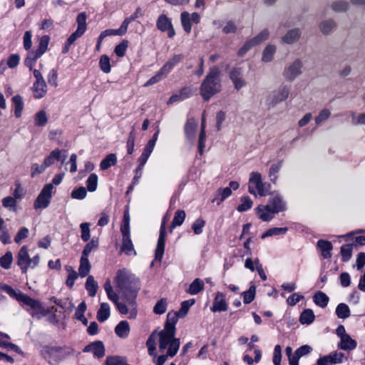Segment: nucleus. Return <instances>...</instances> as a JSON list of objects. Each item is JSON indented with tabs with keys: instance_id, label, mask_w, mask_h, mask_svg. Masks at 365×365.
Returning <instances> with one entry per match:
<instances>
[{
	"instance_id": "obj_1",
	"label": "nucleus",
	"mask_w": 365,
	"mask_h": 365,
	"mask_svg": "<svg viewBox=\"0 0 365 365\" xmlns=\"http://www.w3.org/2000/svg\"><path fill=\"white\" fill-rule=\"evenodd\" d=\"M221 90L220 72L217 68H212L202 81L200 93L205 101H207Z\"/></svg>"
},
{
	"instance_id": "obj_2",
	"label": "nucleus",
	"mask_w": 365,
	"mask_h": 365,
	"mask_svg": "<svg viewBox=\"0 0 365 365\" xmlns=\"http://www.w3.org/2000/svg\"><path fill=\"white\" fill-rule=\"evenodd\" d=\"M155 340L158 339L159 350L161 353H168L170 357L175 356L180 348V339L175 338V332H170L160 330L154 331Z\"/></svg>"
},
{
	"instance_id": "obj_3",
	"label": "nucleus",
	"mask_w": 365,
	"mask_h": 365,
	"mask_svg": "<svg viewBox=\"0 0 365 365\" xmlns=\"http://www.w3.org/2000/svg\"><path fill=\"white\" fill-rule=\"evenodd\" d=\"M115 282L125 297H129L133 294L135 296V276L129 270L125 268L119 269L115 277Z\"/></svg>"
},
{
	"instance_id": "obj_4",
	"label": "nucleus",
	"mask_w": 365,
	"mask_h": 365,
	"mask_svg": "<svg viewBox=\"0 0 365 365\" xmlns=\"http://www.w3.org/2000/svg\"><path fill=\"white\" fill-rule=\"evenodd\" d=\"M270 185L262 182V175L258 172L250 173L248 182V191L255 196L264 197L269 194Z\"/></svg>"
},
{
	"instance_id": "obj_5",
	"label": "nucleus",
	"mask_w": 365,
	"mask_h": 365,
	"mask_svg": "<svg viewBox=\"0 0 365 365\" xmlns=\"http://www.w3.org/2000/svg\"><path fill=\"white\" fill-rule=\"evenodd\" d=\"M53 189V186L51 183H48L44 185L34 201V207L35 209H45L49 205L52 197Z\"/></svg>"
},
{
	"instance_id": "obj_6",
	"label": "nucleus",
	"mask_w": 365,
	"mask_h": 365,
	"mask_svg": "<svg viewBox=\"0 0 365 365\" xmlns=\"http://www.w3.org/2000/svg\"><path fill=\"white\" fill-rule=\"evenodd\" d=\"M155 344V334L153 333L146 342L148 354L153 356V361L156 365H163L168 357H170V355L168 353H162L161 355L157 356Z\"/></svg>"
},
{
	"instance_id": "obj_7",
	"label": "nucleus",
	"mask_w": 365,
	"mask_h": 365,
	"mask_svg": "<svg viewBox=\"0 0 365 365\" xmlns=\"http://www.w3.org/2000/svg\"><path fill=\"white\" fill-rule=\"evenodd\" d=\"M269 195H270V197L267 205L269 206L275 214L287 210V202L278 192L274 191L269 192Z\"/></svg>"
},
{
	"instance_id": "obj_8",
	"label": "nucleus",
	"mask_w": 365,
	"mask_h": 365,
	"mask_svg": "<svg viewBox=\"0 0 365 365\" xmlns=\"http://www.w3.org/2000/svg\"><path fill=\"white\" fill-rule=\"evenodd\" d=\"M166 219L164 217L163 219L160 232L159 237L157 242V246L155 252V260L161 262L164 252H165V236H166Z\"/></svg>"
},
{
	"instance_id": "obj_9",
	"label": "nucleus",
	"mask_w": 365,
	"mask_h": 365,
	"mask_svg": "<svg viewBox=\"0 0 365 365\" xmlns=\"http://www.w3.org/2000/svg\"><path fill=\"white\" fill-rule=\"evenodd\" d=\"M289 94V89L287 86H280L273 91L267 97V102L269 106H274L277 104L285 101Z\"/></svg>"
},
{
	"instance_id": "obj_10",
	"label": "nucleus",
	"mask_w": 365,
	"mask_h": 365,
	"mask_svg": "<svg viewBox=\"0 0 365 365\" xmlns=\"http://www.w3.org/2000/svg\"><path fill=\"white\" fill-rule=\"evenodd\" d=\"M345 359L346 357L344 353L335 351L327 355L319 357L317 361V365H333L341 364Z\"/></svg>"
},
{
	"instance_id": "obj_11",
	"label": "nucleus",
	"mask_w": 365,
	"mask_h": 365,
	"mask_svg": "<svg viewBox=\"0 0 365 365\" xmlns=\"http://www.w3.org/2000/svg\"><path fill=\"white\" fill-rule=\"evenodd\" d=\"M157 27L161 31H167V35L169 38H173L175 35L171 19L165 14H162L158 17Z\"/></svg>"
},
{
	"instance_id": "obj_12",
	"label": "nucleus",
	"mask_w": 365,
	"mask_h": 365,
	"mask_svg": "<svg viewBox=\"0 0 365 365\" xmlns=\"http://www.w3.org/2000/svg\"><path fill=\"white\" fill-rule=\"evenodd\" d=\"M159 134V130H157L153 135L152 138L145 145L143 153L141 154L140 158L139 160L140 164L138 165V170H140V166H143L147 162L149 156L153 152L154 147L155 145V143L157 141L158 137Z\"/></svg>"
},
{
	"instance_id": "obj_13",
	"label": "nucleus",
	"mask_w": 365,
	"mask_h": 365,
	"mask_svg": "<svg viewBox=\"0 0 365 365\" xmlns=\"http://www.w3.org/2000/svg\"><path fill=\"white\" fill-rule=\"evenodd\" d=\"M17 264L20 267L22 273L27 272L28 268L31 266L30 257L26 246H23L19 251L17 256Z\"/></svg>"
},
{
	"instance_id": "obj_14",
	"label": "nucleus",
	"mask_w": 365,
	"mask_h": 365,
	"mask_svg": "<svg viewBox=\"0 0 365 365\" xmlns=\"http://www.w3.org/2000/svg\"><path fill=\"white\" fill-rule=\"evenodd\" d=\"M302 67V63L301 61L297 59L284 69L283 75L287 80L293 81L301 74Z\"/></svg>"
},
{
	"instance_id": "obj_15",
	"label": "nucleus",
	"mask_w": 365,
	"mask_h": 365,
	"mask_svg": "<svg viewBox=\"0 0 365 365\" xmlns=\"http://www.w3.org/2000/svg\"><path fill=\"white\" fill-rule=\"evenodd\" d=\"M228 309V303L226 301L225 294L217 292L213 300L210 310L212 312H225Z\"/></svg>"
},
{
	"instance_id": "obj_16",
	"label": "nucleus",
	"mask_w": 365,
	"mask_h": 365,
	"mask_svg": "<svg viewBox=\"0 0 365 365\" xmlns=\"http://www.w3.org/2000/svg\"><path fill=\"white\" fill-rule=\"evenodd\" d=\"M256 215L263 222H269L274 217L275 213L267 205H259L255 208Z\"/></svg>"
},
{
	"instance_id": "obj_17",
	"label": "nucleus",
	"mask_w": 365,
	"mask_h": 365,
	"mask_svg": "<svg viewBox=\"0 0 365 365\" xmlns=\"http://www.w3.org/2000/svg\"><path fill=\"white\" fill-rule=\"evenodd\" d=\"M66 153V150H61L56 148L52 150L49 155L44 159L43 164L45 165L46 168H48L53 165L55 161L59 160L61 158H63L62 163H63L67 157Z\"/></svg>"
},
{
	"instance_id": "obj_18",
	"label": "nucleus",
	"mask_w": 365,
	"mask_h": 365,
	"mask_svg": "<svg viewBox=\"0 0 365 365\" xmlns=\"http://www.w3.org/2000/svg\"><path fill=\"white\" fill-rule=\"evenodd\" d=\"M230 77L232 80L235 88L240 90L246 85L245 81L242 78V71L239 68H234L230 73Z\"/></svg>"
},
{
	"instance_id": "obj_19",
	"label": "nucleus",
	"mask_w": 365,
	"mask_h": 365,
	"mask_svg": "<svg viewBox=\"0 0 365 365\" xmlns=\"http://www.w3.org/2000/svg\"><path fill=\"white\" fill-rule=\"evenodd\" d=\"M192 95V89L190 87H184L178 93L171 96L168 101V104H172L175 102L182 101Z\"/></svg>"
},
{
	"instance_id": "obj_20",
	"label": "nucleus",
	"mask_w": 365,
	"mask_h": 365,
	"mask_svg": "<svg viewBox=\"0 0 365 365\" xmlns=\"http://www.w3.org/2000/svg\"><path fill=\"white\" fill-rule=\"evenodd\" d=\"M180 317L176 312H170L167 314L166 322L163 331L175 332L176 331L175 325Z\"/></svg>"
},
{
	"instance_id": "obj_21",
	"label": "nucleus",
	"mask_w": 365,
	"mask_h": 365,
	"mask_svg": "<svg viewBox=\"0 0 365 365\" xmlns=\"http://www.w3.org/2000/svg\"><path fill=\"white\" fill-rule=\"evenodd\" d=\"M317 247L324 259H329L331 257V252L333 249V245L331 242L324 240H319Z\"/></svg>"
},
{
	"instance_id": "obj_22",
	"label": "nucleus",
	"mask_w": 365,
	"mask_h": 365,
	"mask_svg": "<svg viewBox=\"0 0 365 365\" xmlns=\"http://www.w3.org/2000/svg\"><path fill=\"white\" fill-rule=\"evenodd\" d=\"M66 347L62 346H48L47 353L50 358H54L55 360H61L65 356L69 354V351H66Z\"/></svg>"
},
{
	"instance_id": "obj_23",
	"label": "nucleus",
	"mask_w": 365,
	"mask_h": 365,
	"mask_svg": "<svg viewBox=\"0 0 365 365\" xmlns=\"http://www.w3.org/2000/svg\"><path fill=\"white\" fill-rule=\"evenodd\" d=\"M121 233L123 235V242H122V246L120 248V251L125 253L128 255H130L132 253L135 254V251L134 250L133 244L130 240V231H127L126 232H121Z\"/></svg>"
},
{
	"instance_id": "obj_24",
	"label": "nucleus",
	"mask_w": 365,
	"mask_h": 365,
	"mask_svg": "<svg viewBox=\"0 0 365 365\" xmlns=\"http://www.w3.org/2000/svg\"><path fill=\"white\" fill-rule=\"evenodd\" d=\"M357 342L349 334L341 339L338 344V348L347 351H351L356 348Z\"/></svg>"
},
{
	"instance_id": "obj_25",
	"label": "nucleus",
	"mask_w": 365,
	"mask_h": 365,
	"mask_svg": "<svg viewBox=\"0 0 365 365\" xmlns=\"http://www.w3.org/2000/svg\"><path fill=\"white\" fill-rule=\"evenodd\" d=\"M183 58L182 54H177L170 58L160 68L161 73H164L166 76L178 65Z\"/></svg>"
},
{
	"instance_id": "obj_26",
	"label": "nucleus",
	"mask_w": 365,
	"mask_h": 365,
	"mask_svg": "<svg viewBox=\"0 0 365 365\" xmlns=\"http://www.w3.org/2000/svg\"><path fill=\"white\" fill-rule=\"evenodd\" d=\"M16 299L23 302L24 304L30 307L34 310H38L41 308V304L37 300L32 299L31 297L22 292H19L18 294Z\"/></svg>"
},
{
	"instance_id": "obj_27",
	"label": "nucleus",
	"mask_w": 365,
	"mask_h": 365,
	"mask_svg": "<svg viewBox=\"0 0 365 365\" xmlns=\"http://www.w3.org/2000/svg\"><path fill=\"white\" fill-rule=\"evenodd\" d=\"M46 83L45 80L35 81L33 84L34 97L36 99L41 98L45 96L47 92Z\"/></svg>"
},
{
	"instance_id": "obj_28",
	"label": "nucleus",
	"mask_w": 365,
	"mask_h": 365,
	"mask_svg": "<svg viewBox=\"0 0 365 365\" xmlns=\"http://www.w3.org/2000/svg\"><path fill=\"white\" fill-rule=\"evenodd\" d=\"M197 127V123L194 118L187 119L185 125V133L188 139L193 140L195 138Z\"/></svg>"
},
{
	"instance_id": "obj_29",
	"label": "nucleus",
	"mask_w": 365,
	"mask_h": 365,
	"mask_svg": "<svg viewBox=\"0 0 365 365\" xmlns=\"http://www.w3.org/2000/svg\"><path fill=\"white\" fill-rule=\"evenodd\" d=\"M204 288L205 283L203 280L200 278H196L192 281L189 287L186 289V292L191 295H195L202 292Z\"/></svg>"
},
{
	"instance_id": "obj_30",
	"label": "nucleus",
	"mask_w": 365,
	"mask_h": 365,
	"mask_svg": "<svg viewBox=\"0 0 365 365\" xmlns=\"http://www.w3.org/2000/svg\"><path fill=\"white\" fill-rule=\"evenodd\" d=\"M130 331V327L128 322L127 321H121L120 322L116 327H115V334L122 339H125L128 337Z\"/></svg>"
},
{
	"instance_id": "obj_31",
	"label": "nucleus",
	"mask_w": 365,
	"mask_h": 365,
	"mask_svg": "<svg viewBox=\"0 0 365 365\" xmlns=\"http://www.w3.org/2000/svg\"><path fill=\"white\" fill-rule=\"evenodd\" d=\"M329 301V297L321 291L317 292L313 296V302L317 306L321 308H325L327 306Z\"/></svg>"
},
{
	"instance_id": "obj_32",
	"label": "nucleus",
	"mask_w": 365,
	"mask_h": 365,
	"mask_svg": "<svg viewBox=\"0 0 365 365\" xmlns=\"http://www.w3.org/2000/svg\"><path fill=\"white\" fill-rule=\"evenodd\" d=\"M91 268V265L89 262L88 257L81 255L78 268L79 275L81 277H86L89 274Z\"/></svg>"
},
{
	"instance_id": "obj_33",
	"label": "nucleus",
	"mask_w": 365,
	"mask_h": 365,
	"mask_svg": "<svg viewBox=\"0 0 365 365\" xmlns=\"http://www.w3.org/2000/svg\"><path fill=\"white\" fill-rule=\"evenodd\" d=\"M110 317V306L108 303L103 302L101 304L100 309L97 312V319L100 322H103Z\"/></svg>"
},
{
	"instance_id": "obj_34",
	"label": "nucleus",
	"mask_w": 365,
	"mask_h": 365,
	"mask_svg": "<svg viewBox=\"0 0 365 365\" xmlns=\"http://www.w3.org/2000/svg\"><path fill=\"white\" fill-rule=\"evenodd\" d=\"M315 319L314 312L311 309H304L300 314L299 322L302 324H311Z\"/></svg>"
},
{
	"instance_id": "obj_35",
	"label": "nucleus",
	"mask_w": 365,
	"mask_h": 365,
	"mask_svg": "<svg viewBox=\"0 0 365 365\" xmlns=\"http://www.w3.org/2000/svg\"><path fill=\"white\" fill-rule=\"evenodd\" d=\"M86 289L88 292L89 296L94 297L96 294L98 285V282L95 280L92 275H89L86 279Z\"/></svg>"
},
{
	"instance_id": "obj_36",
	"label": "nucleus",
	"mask_w": 365,
	"mask_h": 365,
	"mask_svg": "<svg viewBox=\"0 0 365 365\" xmlns=\"http://www.w3.org/2000/svg\"><path fill=\"white\" fill-rule=\"evenodd\" d=\"M336 314L339 319H346L350 317L351 312L349 306L344 303H340L336 308Z\"/></svg>"
},
{
	"instance_id": "obj_37",
	"label": "nucleus",
	"mask_w": 365,
	"mask_h": 365,
	"mask_svg": "<svg viewBox=\"0 0 365 365\" xmlns=\"http://www.w3.org/2000/svg\"><path fill=\"white\" fill-rule=\"evenodd\" d=\"M12 103L14 106V115L16 118L21 116L24 108V102L22 98L19 95H16L12 98Z\"/></svg>"
},
{
	"instance_id": "obj_38",
	"label": "nucleus",
	"mask_w": 365,
	"mask_h": 365,
	"mask_svg": "<svg viewBox=\"0 0 365 365\" xmlns=\"http://www.w3.org/2000/svg\"><path fill=\"white\" fill-rule=\"evenodd\" d=\"M205 115H202V123H201V130L199 136V143H198V150L200 155H202L203 150L205 148Z\"/></svg>"
},
{
	"instance_id": "obj_39",
	"label": "nucleus",
	"mask_w": 365,
	"mask_h": 365,
	"mask_svg": "<svg viewBox=\"0 0 365 365\" xmlns=\"http://www.w3.org/2000/svg\"><path fill=\"white\" fill-rule=\"evenodd\" d=\"M282 167V161H278L276 163H273L269 170V177L270 181L273 183H276L278 176L277 173L279 172Z\"/></svg>"
},
{
	"instance_id": "obj_40",
	"label": "nucleus",
	"mask_w": 365,
	"mask_h": 365,
	"mask_svg": "<svg viewBox=\"0 0 365 365\" xmlns=\"http://www.w3.org/2000/svg\"><path fill=\"white\" fill-rule=\"evenodd\" d=\"M0 232L1 234L0 235V241L4 244H9L11 243V236L5 226L4 219L0 216Z\"/></svg>"
},
{
	"instance_id": "obj_41",
	"label": "nucleus",
	"mask_w": 365,
	"mask_h": 365,
	"mask_svg": "<svg viewBox=\"0 0 365 365\" xmlns=\"http://www.w3.org/2000/svg\"><path fill=\"white\" fill-rule=\"evenodd\" d=\"M288 231L287 227H272L268 229L265 232H264L261 238L264 239L271 236H277V235H283L287 233Z\"/></svg>"
},
{
	"instance_id": "obj_42",
	"label": "nucleus",
	"mask_w": 365,
	"mask_h": 365,
	"mask_svg": "<svg viewBox=\"0 0 365 365\" xmlns=\"http://www.w3.org/2000/svg\"><path fill=\"white\" fill-rule=\"evenodd\" d=\"M117 162L116 155L113 153L108 154L101 162L100 164L101 169L103 170H106L110 168L112 165H114Z\"/></svg>"
},
{
	"instance_id": "obj_43",
	"label": "nucleus",
	"mask_w": 365,
	"mask_h": 365,
	"mask_svg": "<svg viewBox=\"0 0 365 365\" xmlns=\"http://www.w3.org/2000/svg\"><path fill=\"white\" fill-rule=\"evenodd\" d=\"M253 202L249 196H244L240 198V203L237 207L238 212H242L252 208Z\"/></svg>"
},
{
	"instance_id": "obj_44",
	"label": "nucleus",
	"mask_w": 365,
	"mask_h": 365,
	"mask_svg": "<svg viewBox=\"0 0 365 365\" xmlns=\"http://www.w3.org/2000/svg\"><path fill=\"white\" fill-rule=\"evenodd\" d=\"M180 19H181V23H182V26L183 27L184 31L187 34H190L191 32V29H192V25H191L192 21H191L190 14L187 11L182 12L181 15H180Z\"/></svg>"
},
{
	"instance_id": "obj_45",
	"label": "nucleus",
	"mask_w": 365,
	"mask_h": 365,
	"mask_svg": "<svg viewBox=\"0 0 365 365\" xmlns=\"http://www.w3.org/2000/svg\"><path fill=\"white\" fill-rule=\"evenodd\" d=\"M300 32L299 29H292L287 32V34L282 38V41L286 43H293L299 39Z\"/></svg>"
},
{
	"instance_id": "obj_46",
	"label": "nucleus",
	"mask_w": 365,
	"mask_h": 365,
	"mask_svg": "<svg viewBox=\"0 0 365 365\" xmlns=\"http://www.w3.org/2000/svg\"><path fill=\"white\" fill-rule=\"evenodd\" d=\"M98 239L93 237L90 242H88L82 252V256L88 257L93 250H96L98 247Z\"/></svg>"
},
{
	"instance_id": "obj_47",
	"label": "nucleus",
	"mask_w": 365,
	"mask_h": 365,
	"mask_svg": "<svg viewBox=\"0 0 365 365\" xmlns=\"http://www.w3.org/2000/svg\"><path fill=\"white\" fill-rule=\"evenodd\" d=\"M276 52V47L274 45H267L263 51L262 60L264 62H269L272 60Z\"/></svg>"
},
{
	"instance_id": "obj_48",
	"label": "nucleus",
	"mask_w": 365,
	"mask_h": 365,
	"mask_svg": "<svg viewBox=\"0 0 365 365\" xmlns=\"http://www.w3.org/2000/svg\"><path fill=\"white\" fill-rule=\"evenodd\" d=\"M92 352L94 356L101 359L105 355V346L101 341H96L93 342Z\"/></svg>"
},
{
	"instance_id": "obj_49",
	"label": "nucleus",
	"mask_w": 365,
	"mask_h": 365,
	"mask_svg": "<svg viewBox=\"0 0 365 365\" xmlns=\"http://www.w3.org/2000/svg\"><path fill=\"white\" fill-rule=\"evenodd\" d=\"M185 212L182 210H178L175 212L174 217L171 223V228H174L177 226H180L185 219Z\"/></svg>"
},
{
	"instance_id": "obj_50",
	"label": "nucleus",
	"mask_w": 365,
	"mask_h": 365,
	"mask_svg": "<svg viewBox=\"0 0 365 365\" xmlns=\"http://www.w3.org/2000/svg\"><path fill=\"white\" fill-rule=\"evenodd\" d=\"M256 294V287L254 284H252L249 289L242 292V295L243 297V302L245 304L251 303L255 297Z\"/></svg>"
},
{
	"instance_id": "obj_51",
	"label": "nucleus",
	"mask_w": 365,
	"mask_h": 365,
	"mask_svg": "<svg viewBox=\"0 0 365 365\" xmlns=\"http://www.w3.org/2000/svg\"><path fill=\"white\" fill-rule=\"evenodd\" d=\"M66 270L68 272V276L67 277L66 284L69 288H72L73 287L75 280L78 278V273L71 266H66Z\"/></svg>"
},
{
	"instance_id": "obj_52",
	"label": "nucleus",
	"mask_w": 365,
	"mask_h": 365,
	"mask_svg": "<svg viewBox=\"0 0 365 365\" xmlns=\"http://www.w3.org/2000/svg\"><path fill=\"white\" fill-rule=\"evenodd\" d=\"M353 245L351 244L344 245L341 247L340 252L343 262H348L352 255Z\"/></svg>"
},
{
	"instance_id": "obj_53",
	"label": "nucleus",
	"mask_w": 365,
	"mask_h": 365,
	"mask_svg": "<svg viewBox=\"0 0 365 365\" xmlns=\"http://www.w3.org/2000/svg\"><path fill=\"white\" fill-rule=\"evenodd\" d=\"M49 42V36H43L39 41V45L38 48L36 51H33L36 54L41 56L47 50L48 45Z\"/></svg>"
},
{
	"instance_id": "obj_54",
	"label": "nucleus",
	"mask_w": 365,
	"mask_h": 365,
	"mask_svg": "<svg viewBox=\"0 0 365 365\" xmlns=\"http://www.w3.org/2000/svg\"><path fill=\"white\" fill-rule=\"evenodd\" d=\"M195 302L194 299H190L186 301H183L181 303L180 308L178 312H176L180 317H184L187 314L190 307H192Z\"/></svg>"
},
{
	"instance_id": "obj_55",
	"label": "nucleus",
	"mask_w": 365,
	"mask_h": 365,
	"mask_svg": "<svg viewBox=\"0 0 365 365\" xmlns=\"http://www.w3.org/2000/svg\"><path fill=\"white\" fill-rule=\"evenodd\" d=\"M104 289L106 292L108 298L113 302L114 303H117L119 299V297L116 293H115L113 290V287L111 286L110 282L108 279L104 284Z\"/></svg>"
},
{
	"instance_id": "obj_56",
	"label": "nucleus",
	"mask_w": 365,
	"mask_h": 365,
	"mask_svg": "<svg viewBox=\"0 0 365 365\" xmlns=\"http://www.w3.org/2000/svg\"><path fill=\"white\" fill-rule=\"evenodd\" d=\"M13 261L12 253L9 251L6 252L4 255L0 257V265L1 267L8 269L11 267Z\"/></svg>"
},
{
	"instance_id": "obj_57",
	"label": "nucleus",
	"mask_w": 365,
	"mask_h": 365,
	"mask_svg": "<svg viewBox=\"0 0 365 365\" xmlns=\"http://www.w3.org/2000/svg\"><path fill=\"white\" fill-rule=\"evenodd\" d=\"M136 18H137V11H134L129 17L126 18L123 21L120 27L118 29L121 36L126 33L129 24L130 22L135 21Z\"/></svg>"
},
{
	"instance_id": "obj_58",
	"label": "nucleus",
	"mask_w": 365,
	"mask_h": 365,
	"mask_svg": "<svg viewBox=\"0 0 365 365\" xmlns=\"http://www.w3.org/2000/svg\"><path fill=\"white\" fill-rule=\"evenodd\" d=\"M168 303L165 299H161L157 302L153 307V312L156 314H163L167 310Z\"/></svg>"
},
{
	"instance_id": "obj_59",
	"label": "nucleus",
	"mask_w": 365,
	"mask_h": 365,
	"mask_svg": "<svg viewBox=\"0 0 365 365\" xmlns=\"http://www.w3.org/2000/svg\"><path fill=\"white\" fill-rule=\"evenodd\" d=\"M98 185V176L95 173H92L89 175L86 180L87 189L90 192H94L97 189Z\"/></svg>"
},
{
	"instance_id": "obj_60",
	"label": "nucleus",
	"mask_w": 365,
	"mask_h": 365,
	"mask_svg": "<svg viewBox=\"0 0 365 365\" xmlns=\"http://www.w3.org/2000/svg\"><path fill=\"white\" fill-rule=\"evenodd\" d=\"M99 66L101 70L105 73H108L110 71V58L108 56L103 55L101 56Z\"/></svg>"
},
{
	"instance_id": "obj_61",
	"label": "nucleus",
	"mask_w": 365,
	"mask_h": 365,
	"mask_svg": "<svg viewBox=\"0 0 365 365\" xmlns=\"http://www.w3.org/2000/svg\"><path fill=\"white\" fill-rule=\"evenodd\" d=\"M81 228V237L83 242H88L90 239V223L89 222H83L80 225Z\"/></svg>"
},
{
	"instance_id": "obj_62",
	"label": "nucleus",
	"mask_w": 365,
	"mask_h": 365,
	"mask_svg": "<svg viewBox=\"0 0 365 365\" xmlns=\"http://www.w3.org/2000/svg\"><path fill=\"white\" fill-rule=\"evenodd\" d=\"M40 57L41 56H39V55L36 54L34 51H31L29 53L28 56L25 59L24 63L30 70H32L37 59Z\"/></svg>"
},
{
	"instance_id": "obj_63",
	"label": "nucleus",
	"mask_w": 365,
	"mask_h": 365,
	"mask_svg": "<svg viewBox=\"0 0 365 365\" xmlns=\"http://www.w3.org/2000/svg\"><path fill=\"white\" fill-rule=\"evenodd\" d=\"M86 19H87V15H86V12L79 13L76 18V21L78 24L77 29H80L81 31H83V32H85L87 29Z\"/></svg>"
},
{
	"instance_id": "obj_64",
	"label": "nucleus",
	"mask_w": 365,
	"mask_h": 365,
	"mask_svg": "<svg viewBox=\"0 0 365 365\" xmlns=\"http://www.w3.org/2000/svg\"><path fill=\"white\" fill-rule=\"evenodd\" d=\"M205 225V221L202 218H197L192 225V229L195 235H200Z\"/></svg>"
}]
</instances>
